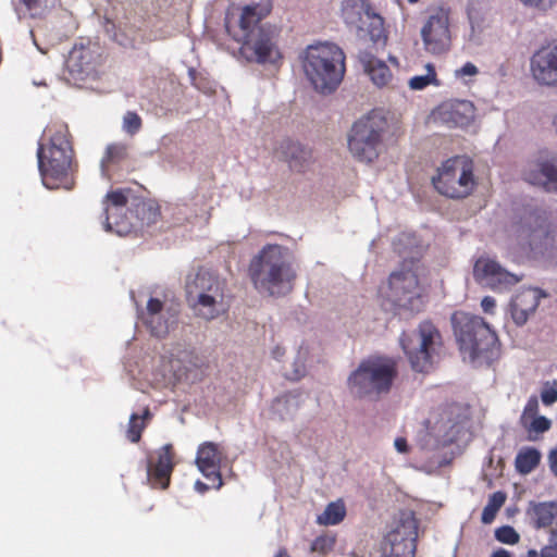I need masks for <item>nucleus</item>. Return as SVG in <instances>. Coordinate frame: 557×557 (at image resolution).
I'll use <instances>...</instances> for the list:
<instances>
[{
	"mask_svg": "<svg viewBox=\"0 0 557 557\" xmlns=\"http://www.w3.org/2000/svg\"><path fill=\"white\" fill-rule=\"evenodd\" d=\"M275 557H290L285 548H282L278 550L277 555Z\"/></svg>",
	"mask_w": 557,
	"mask_h": 557,
	"instance_id": "obj_53",
	"label": "nucleus"
},
{
	"mask_svg": "<svg viewBox=\"0 0 557 557\" xmlns=\"http://www.w3.org/2000/svg\"><path fill=\"white\" fill-rule=\"evenodd\" d=\"M549 468L552 472L557 475V448L552 449L548 455Z\"/></svg>",
	"mask_w": 557,
	"mask_h": 557,
	"instance_id": "obj_49",
	"label": "nucleus"
},
{
	"mask_svg": "<svg viewBox=\"0 0 557 557\" xmlns=\"http://www.w3.org/2000/svg\"><path fill=\"white\" fill-rule=\"evenodd\" d=\"M285 354L286 349L280 345H276L271 351L272 358L278 361L285 356Z\"/></svg>",
	"mask_w": 557,
	"mask_h": 557,
	"instance_id": "obj_50",
	"label": "nucleus"
},
{
	"mask_svg": "<svg viewBox=\"0 0 557 557\" xmlns=\"http://www.w3.org/2000/svg\"><path fill=\"white\" fill-rule=\"evenodd\" d=\"M336 535L327 532L317 536L310 545V552L320 556H325L334 549Z\"/></svg>",
	"mask_w": 557,
	"mask_h": 557,
	"instance_id": "obj_36",
	"label": "nucleus"
},
{
	"mask_svg": "<svg viewBox=\"0 0 557 557\" xmlns=\"http://www.w3.org/2000/svg\"><path fill=\"white\" fill-rule=\"evenodd\" d=\"M302 67L315 90L333 92L345 75V53L335 44L309 46L305 51Z\"/></svg>",
	"mask_w": 557,
	"mask_h": 557,
	"instance_id": "obj_5",
	"label": "nucleus"
},
{
	"mask_svg": "<svg viewBox=\"0 0 557 557\" xmlns=\"http://www.w3.org/2000/svg\"><path fill=\"white\" fill-rule=\"evenodd\" d=\"M388 123L379 111L372 110L356 121L348 137V148L360 162L371 163L381 152Z\"/></svg>",
	"mask_w": 557,
	"mask_h": 557,
	"instance_id": "obj_8",
	"label": "nucleus"
},
{
	"mask_svg": "<svg viewBox=\"0 0 557 557\" xmlns=\"http://www.w3.org/2000/svg\"><path fill=\"white\" fill-rule=\"evenodd\" d=\"M213 193L210 189L198 187L193 196L194 206H200L210 215Z\"/></svg>",
	"mask_w": 557,
	"mask_h": 557,
	"instance_id": "obj_40",
	"label": "nucleus"
},
{
	"mask_svg": "<svg viewBox=\"0 0 557 557\" xmlns=\"http://www.w3.org/2000/svg\"><path fill=\"white\" fill-rule=\"evenodd\" d=\"M478 73V67L473 63L467 62L460 69L455 71V76L457 78H463L466 76H475Z\"/></svg>",
	"mask_w": 557,
	"mask_h": 557,
	"instance_id": "obj_45",
	"label": "nucleus"
},
{
	"mask_svg": "<svg viewBox=\"0 0 557 557\" xmlns=\"http://www.w3.org/2000/svg\"><path fill=\"white\" fill-rule=\"evenodd\" d=\"M529 513L534 522L535 528H547L557 524V503L543 502L533 504L529 509Z\"/></svg>",
	"mask_w": 557,
	"mask_h": 557,
	"instance_id": "obj_29",
	"label": "nucleus"
},
{
	"mask_svg": "<svg viewBox=\"0 0 557 557\" xmlns=\"http://www.w3.org/2000/svg\"><path fill=\"white\" fill-rule=\"evenodd\" d=\"M389 298L395 306L411 312H420L424 307L418 275L411 270L393 272L388 278Z\"/></svg>",
	"mask_w": 557,
	"mask_h": 557,
	"instance_id": "obj_13",
	"label": "nucleus"
},
{
	"mask_svg": "<svg viewBox=\"0 0 557 557\" xmlns=\"http://www.w3.org/2000/svg\"><path fill=\"white\" fill-rule=\"evenodd\" d=\"M398 375L397 361L386 356H372L362 360L350 373L347 386L358 398H379L388 394Z\"/></svg>",
	"mask_w": 557,
	"mask_h": 557,
	"instance_id": "obj_6",
	"label": "nucleus"
},
{
	"mask_svg": "<svg viewBox=\"0 0 557 557\" xmlns=\"http://www.w3.org/2000/svg\"><path fill=\"white\" fill-rule=\"evenodd\" d=\"M131 214H135L141 226H149L157 222L160 212L151 203L139 201L135 205L134 210H131Z\"/></svg>",
	"mask_w": 557,
	"mask_h": 557,
	"instance_id": "obj_33",
	"label": "nucleus"
},
{
	"mask_svg": "<svg viewBox=\"0 0 557 557\" xmlns=\"http://www.w3.org/2000/svg\"><path fill=\"white\" fill-rule=\"evenodd\" d=\"M359 61L363 71L375 86L384 87L391 82L393 75L384 61L368 51H361L359 53Z\"/></svg>",
	"mask_w": 557,
	"mask_h": 557,
	"instance_id": "obj_26",
	"label": "nucleus"
},
{
	"mask_svg": "<svg viewBox=\"0 0 557 557\" xmlns=\"http://www.w3.org/2000/svg\"><path fill=\"white\" fill-rule=\"evenodd\" d=\"M524 7L535 9L541 12H547L550 10L556 3L557 0H518Z\"/></svg>",
	"mask_w": 557,
	"mask_h": 557,
	"instance_id": "obj_42",
	"label": "nucleus"
},
{
	"mask_svg": "<svg viewBox=\"0 0 557 557\" xmlns=\"http://www.w3.org/2000/svg\"><path fill=\"white\" fill-rule=\"evenodd\" d=\"M226 283L219 276L199 270L186 281V299L197 315L213 320L219 317L224 304Z\"/></svg>",
	"mask_w": 557,
	"mask_h": 557,
	"instance_id": "obj_7",
	"label": "nucleus"
},
{
	"mask_svg": "<svg viewBox=\"0 0 557 557\" xmlns=\"http://www.w3.org/2000/svg\"><path fill=\"white\" fill-rule=\"evenodd\" d=\"M553 124H554V126H555V128L557 131V116L554 119Z\"/></svg>",
	"mask_w": 557,
	"mask_h": 557,
	"instance_id": "obj_55",
	"label": "nucleus"
},
{
	"mask_svg": "<svg viewBox=\"0 0 557 557\" xmlns=\"http://www.w3.org/2000/svg\"><path fill=\"white\" fill-rule=\"evenodd\" d=\"M395 448L401 454L409 451V446L405 437H397L394 442Z\"/></svg>",
	"mask_w": 557,
	"mask_h": 557,
	"instance_id": "obj_47",
	"label": "nucleus"
},
{
	"mask_svg": "<svg viewBox=\"0 0 557 557\" xmlns=\"http://www.w3.org/2000/svg\"><path fill=\"white\" fill-rule=\"evenodd\" d=\"M173 469V446L172 444H165L157 451L156 461L149 459L147 465V479L153 488L165 490L170 485Z\"/></svg>",
	"mask_w": 557,
	"mask_h": 557,
	"instance_id": "obj_20",
	"label": "nucleus"
},
{
	"mask_svg": "<svg viewBox=\"0 0 557 557\" xmlns=\"http://www.w3.org/2000/svg\"><path fill=\"white\" fill-rule=\"evenodd\" d=\"M528 557H540V553H537L535 549H530L528 552Z\"/></svg>",
	"mask_w": 557,
	"mask_h": 557,
	"instance_id": "obj_54",
	"label": "nucleus"
},
{
	"mask_svg": "<svg viewBox=\"0 0 557 557\" xmlns=\"http://www.w3.org/2000/svg\"><path fill=\"white\" fill-rule=\"evenodd\" d=\"M530 70L539 85L557 87V44H548L536 50L531 57Z\"/></svg>",
	"mask_w": 557,
	"mask_h": 557,
	"instance_id": "obj_17",
	"label": "nucleus"
},
{
	"mask_svg": "<svg viewBox=\"0 0 557 557\" xmlns=\"http://www.w3.org/2000/svg\"><path fill=\"white\" fill-rule=\"evenodd\" d=\"M143 126L141 117L134 111H127L123 117V129L131 136L137 134Z\"/></svg>",
	"mask_w": 557,
	"mask_h": 557,
	"instance_id": "obj_39",
	"label": "nucleus"
},
{
	"mask_svg": "<svg viewBox=\"0 0 557 557\" xmlns=\"http://www.w3.org/2000/svg\"><path fill=\"white\" fill-rule=\"evenodd\" d=\"M516 232L520 244L528 246L534 252L544 255L553 249L556 243L555 231L544 210L525 213L518 223Z\"/></svg>",
	"mask_w": 557,
	"mask_h": 557,
	"instance_id": "obj_11",
	"label": "nucleus"
},
{
	"mask_svg": "<svg viewBox=\"0 0 557 557\" xmlns=\"http://www.w3.org/2000/svg\"><path fill=\"white\" fill-rule=\"evenodd\" d=\"M506 502V494L498 491L493 493L486 506L483 508L481 520L484 524H490L494 521L496 513Z\"/></svg>",
	"mask_w": 557,
	"mask_h": 557,
	"instance_id": "obj_34",
	"label": "nucleus"
},
{
	"mask_svg": "<svg viewBox=\"0 0 557 557\" xmlns=\"http://www.w3.org/2000/svg\"><path fill=\"white\" fill-rule=\"evenodd\" d=\"M128 158V146L124 143H113L107 146L103 157L100 161L101 174L103 177L111 178V169L121 164Z\"/></svg>",
	"mask_w": 557,
	"mask_h": 557,
	"instance_id": "obj_28",
	"label": "nucleus"
},
{
	"mask_svg": "<svg viewBox=\"0 0 557 557\" xmlns=\"http://www.w3.org/2000/svg\"><path fill=\"white\" fill-rule=\"evenodd\" d=\"M409 3H417L419 2L420 0H407Z\"/></svg>",
	"mask_w": 557,
	"mask_h": 557,
	"instance_id": "obj_56",
	"label": "nucleus"
},
{
	"mask_svg": "<svg viewBox=\"0 0 557 557\" xmlns=\"http://www.w3.org/2000/svg\"><path fill=\"white\" fill-rule=\"evenodd\" d=\"M520 425L528 433V438L530 441H537L541 434L547 432L552 428V421L544 416H540L521 423Z\"/></svg>",
	"mask_w": 557,
	"mask_h": 557,
	"instance_id": "obj_35",
	"label": "nucleus"
},
{
	"mask_svg": "<svg viewBox=\"0 0 557 557\" xmlns=\"http://www.w3.org/2000/svg\"><path fill=\"white\" fill-rule=\"evenodd\" d=\"M541 294L537 288L522 289L510 302L511 317L517 325H523L540 305Z\"/></svg>",
	"mask_w": 557,
	"mask_h": 557,
	"instance_id": "obj_24",
	"label": "nucleus"
},
{
	"mask_svg": "<svg viewBox=\"0 0 557 557\" xmlns=\"http://www.w3.org/2000/svg\"><path fill=\"white\" fill-rule=\"evenodd\" d=\"M253 287L269 296H284L294 288L297 272L286 248L277 244L265 245L248 268Z\"/></svg>",
	"mask_w": 557,
	"mask_h": 557,
	"instance_id": "obj_3",
	"label": "nucleus"
},
{
	"mask_svg": "<svg viewBox=\"0 0 557 557\" xmlns=\"http://www.w3.org/2000/svg\"><path fill=\"white\" fill-rule=\"evenodd\" d=\"M342 14L346 24L355 25L362 28L359 23L362 15L371 20V29L369 34L372 40H376L383 33V18L381 15L373 11L372 5L368 0H344L342 5Z\"/></svg>",
	"mask_w": 557,
	"mask_h": 557,
	"instance_id": "obj_18",
	"label": "nucleus"
},
{
	"mask_svg": "<svg viewBox=\"0 0 557 557\" xmlns=\"http://www.w3.org/2000/svg\"><path fill=\"white\" fill-rule=\"evenodd\" d=\"M541 462V454L536 448L525 447L518 451L515 459V467L518 473L529 474Z\"/></svg>",
	"mask_w": 557,
	"mask_h": 557,
	"instance_id": "obj_30",
	"label": "nucleus"
},
{
	"mask_svg": "<svg viewBox=\"0 0 557 557\" xmlns=\"http://www.w3.org/2000/svg\"><path fill=\"white\" fill-rule=\"evenodd\" d=\"M434 188L451 199H463L472 194L476 185L471 161L453 157L444 161L433 176Z\"/></svg>",
	"mask_w": 557,
	"mask_h": 557,
	"instance_id": "obj_10",
	"label": "nucleus"
},
{
	"mask_svg": "<svg viewBox=\"0 0 557 557\" xmlns=\"http://www.w3.org/2000/svg\"><path fill=\"white\" fill-rule=\"evenodd\" d=\"M346 517V506L342 499L327 504L324 511L318 516L317 523L320 525H336Z\"/></svg>",
	"mask_w": 557,
	"mask_h": 557,
	"instance_id": "obj_31",
	"label": "nucleus"
},
{
	"mask_svg": "<svg viewBox=\"0 0 557 557\" xmlns=\"http://www.w3.org/2000/svg\"><path fill=\"white\" fill-rule=\"evenodd\" d=\"M399 341L414 371L429 372L432 369L434 355L442 346V335L431 321L421 322L414 332H404Z\"/></svg>",
	"mask_w": 557,
	"mask_h": 557,
	"instance_id": "obj_9",
	"label": "nucleus"
},
{
	"mask_svg": "<svg viewBox=\"0 0 557 557\" xmlns=\"http://www.w3.org/2000/svg\"><path fill=\"white\" fill-rule=\"evenodd\" d=\"M274 154L295 172H305L312 162L311 150L289 138H285L278 144Z\"/></svg>",
	"mask_w": 557,
	"mask_h": 557,
	"instance_id": "obj_22",
	"label": "nucleus"
},
{
	"mask_svg": "<svg viewBox=\"0 0 557 557\" xmlns=\"http://www.w3.org/2000/svg\"><path fill=\"white\" fill-rule=\"evenodd\" d=\"M540 557H557V530L550 532L548 544L541 549Z\"/></svg>",
	"mask_w": 557,
	"mask_h": 557,
	"instance_id": "obj_44",
	"label": "nucleus"
},
{
	"mask_svg": "<svg viewBox=\"0 0 557 557\" xmlns=\"http://www.w3.org/2000/svg\"><path fill=\"white\" fill-rule=\"evenodd\" d=\"M152 418V413L148 407L144 409L141 416L137 413H132L128 421V426L126 431V437L132 443H138L141 438V434L146 429L148 421Z\"/></svg>",
	"mask_w": 557,
	"mask_h": 557,
	"instance_id": "obj_32",
	"label": "nucleus"
},
{
	"mask_svg": "<svg viewBox=\"0 0 557 557\" xmlns=\"http://www.w3.org/2000/svg\"><path fill=\"white\" fill-rule=\"evenodd\" d=\"M144 324L156 337H164L170 330L169 319L163 312V302L158 298H150L146 311L141 315Z\"/></svg>",
	"mask_w": 557,
	"mask_h": 557,
	"instance_id": "obj_25",
	"label": "nucleus"
},
{
	"mask_svg": "<svg viewBox=\"0 0 557 557\" xmlns=\"http://www.w3.org/2000/svg\"><path fill=\"white\" fill-rule=\"evenodd\" d=\"M425 51L432 54L446 52L451 44L450 10L437 7L431 11L421 28Z\"/></svg>",
	"mask_w": 557,
	"mask_h": 557,
	"instance_id": "obj_14",
	"label": "nucleus"
},
{
	"mask_svg": "<svg viewBox=\"0 0 557 557\" xmlns=\"http://www.w3.org/2000/svg\"><path fill=\"white\" fill-rule=\"evenodd\" d=\"M523 175L530 184L557 193V158L531 162Z\"/></svg>",
	"mask_w": 557,
	"mask_h": 557,
	"instance_id": "obj_23",
	"label": "nucleus"
},
{
	"mask_svg": "<svg viewBox=\"0 0 557 557\" xmlns=\"http://www.w3.org/2000/svg\"><path fill=\"white\" fill-rule=\"evenodd\" d=\"M495 539L503 544L515 545L520 535L511 525H503L495 530Z\"/></svg>",
	"mask_w": 557,
	"mask_h": 557,
	"instance_id": "obj_38",
	"label": "nucleus"
},
{
	"mask_svg": "<svg viewBox=\"0 0 557 557\" xmlns=\"http://www.w3.org/2000/svg\"><path fill=\"white\" fill-rule=\"evenodd\" d=\"M541 398L544 405L550 406L557 401V384L554 382L552 385L546 384L541 393Z\"/></svg>",
	"mask_w": 557,
	"mask_h": 557,
	"instance_id": "obj_43",
	"label": "nucleus"
},
{
	"mask_svg": "<svg viewBox=\"0 0 557 557\" xmlns=\"http://www.w3.org/2000/svg\"><path fill=\"white\" fill-rule=\"evenodd\" d=\"M222 458L223 454L219 445L213 442H205L198 447L196 465L199 471L211 481V486L216 490L223 485L221 475Z\"/></svg>",
	"mask_w": 557,
	"mask_h": 557,
	"instance_id": "obj_19",
	"label": "nucleus"
},
{
	"mask_svg": "<svg viewBox=\"0 0 557 557\" xmlns=\"http://www.w3.org/2000/svg\"><path fill=\"white\" fill-rule=\"evenodd\" d=\"M305 374V366L299 364L295 367V370L293 373H286V377L293 381L299 380Z\"/></svg>",
	"mask_w": 557,
	"mask_h": 557,
	"instance_id": "obj_48",
	"label": "nucleus"
},
{
	"mask_svg": "<svg viewBox=\"0 0 557 557\" xmlns=\"http://www.w3.org/2000/svg\"><path fill=\"white\" fill-rule=\"evenodd\" d=\"M473 277L478 283L494 290L506 289L521 280L488 257L476 259L473 265Z\"/></svg>",
	"mask_w": 557,
	"mask_h": 557,
	"instance_id": "obj_16",
	"label": "nucleus"
},
{
	"mask_svg": "<svg viewBox=\"0 0 557 557\" xmlns=\"http://www.w3.org/2000/svg\"><path fill=\"white\" fill-rule=\"evenodd\" d=\"M481 307L485 313L492 314L496 307V301L491 296H485L481 301Z\"/></svg>",
	"mask_w": 557,
	"mask_h": 557,
	"instance_id": "obj_46",
	"label": "nucleus"
},
{
	"mask_svg": "<svg viewBox=\"0 0 557 557\" xmlns=\"http://www.w3.org/2000/svg\"><path fill=\"white\" fill-rule=\"evenodd\" d=\"M101 63V48L97 42L87 40L76 44L70 51L66 69L74 81L94 77Z\"/></svg>",
	"mask_w": 557,
	"mask_h": 557,
	"instance_id": "obj_15",
	"label": "nucleus"
},
{
	"mask_svg": "<svg viewBox=\"0 0 557 557\" xmlns=\"http://www.w3.org/2000/svg\"><path fill=\"white\" fill-rule=\"evenodd\" d=\"M271 10L270 0L228 10L225 29L236 42L242 44L240 51L248 60L276 65L283 59L277 34L274 28L261 24Z\"/></svg>",
	"mask_w": 557,
	"mask_h": 557,
	"instance_id": "obj_1",
	"label": "nucleus"
},
{
	"mask_svg": "<svg viewBox=\"0 0 557 557\" xmlns=\"http://www.w3.org/2000/svg\"><path fill=\"white\" fill-rule=\"evenodd\" d=\"M103 203V225L106 231H115L117 234L128 232L133 225L131 222H125L126 216L121 218V221L111 219L120 216L127 205V196L124 190L116 189L108 193L102 201Z\"/></svg>",
	"mask_w": 557,
	"mask_h": 557,
	"instance_id": "obj_21",
	"label": "nucleus"
},
{
	"mask_svg": "<svg viewBox=\"0 0 557 557\" xmlns=\"http://www.w3.org/2000/svg\"><path fill=\"white\" fill-rule=\"evenodd\" d=\"M45 136L47 143H40L37 149L42 184L49 189L70 188L76 163L69 126L53 122L47 126Z\"/></svg>",
	"mask_w": 557,
	"mask_h": 557,
	"instance_id": "obj_2",
	"label": "nucleus"
},
{
	"mask_svg": "<svg viewBox=\"0 0 557 557\" xmlns=\"http://www.w3.org/2000/svg\"><path fill=\"white\" fill-rule=\"evenodd\" d=\"M451 324L460 351L471 361L491 363L499 356L498 337L483 318L457 311L451 315Z\"/></svg>",
	"mask_w": 557,
	"mask_h": 557,
	"instance_id": "obj_4",
	"label": "nucleus"
},
{
	"mask_svg": "<svg viewBox=\"0 0 557 557\" xmlns=\"http://www.w3.org/2000/svg\"><path fill=\"white\" fill-rule=\"evenodd\" d=\"M59 0H12V7L18 18H40L46 16Z\"/></svg>",
	"mask_w": 557,
	"mask_h": 557,
	"instance_id": "obj_27",
	"label": "nucleus"
},
{
	"mask_svg": "<svg viewBox=\"0 0 557 557\" xmlns=\"http://www.w3.org/2000/svg\"><path fill=\"white\" fill-rule=\"evenodd\" d=\"M426 74L417 75L409 79V87L413 90H422L431 84L438 85L436 79L435 67L431 64H426Z\"/></svg>",
	"mask_w": 557,
	"mask_h": 557,
	"instance_id": "obj_37",
	"label": "nucleus"
},
{
	"mask_svg": "<svg viewBox=\"0 0 557 557\" xmlns=\"http://www.w3.org/2000/svg\"><path fill=\"white\" fill-rule=\"evenodd\" d=\"M539 408H540V406H539L537 396H535V395L531 396L528 399V401H527V404H525V406L523 408V411H522V413L520 416V419H519V423L521 424V423H524V422H527V421H529V420H531L533 418L540 417L539 416Z\"/></svg>",
	"mask_w": 557,
	"mask_h": 557,
	"instance_id": "obj_41",
	"label": "nucleus"
},
{
	"mask_svg": "<svg viewBox=\"0 0 557 557\" xmlns=\"http://www.w3.org/2000/svg\"><path fill=\"white\" fill-rule=\"evenodd\" d=\"M418 539V520L413 512H401L384 536L381 548L384 557H414Z\"/></svg>",
	"mask_w": 557,
	"mask_h": 557,
	"instance_id": "obj_12",
	"label": "nucleus"
},
{
	"mask_svg": "<svg viewBox=\"0 0 557 557\" xmlns=\"http://www.w3.org/2000/svg\"><path fill=\"white\" fill-rule=\"evenodd\" d=\"M195 487L200 493H205V492H207L209 490V486L206 483L201 482V481H197L196 484H195Z\"/></svg>",
	"mask_w": 557,
	"mask_h": 557,
	"instance_id": "obj_52",
	"label": "nucleus"
},
{
	"mask_svg": "<svg viewBox=\"0 0 557 557\" xmlns=\"http://www.w3.org/2000/svg\"><path fill=\"white\" fill-rule=\"evenodd\" d=\"M491 557H512V555L505 548H498L492 553Z\"/></svg>",
	"mask_w": 557,
	"mask_h": 557,
	"instance_id": "obj_51",
	"label": "nucleus"
}]
</instances>
